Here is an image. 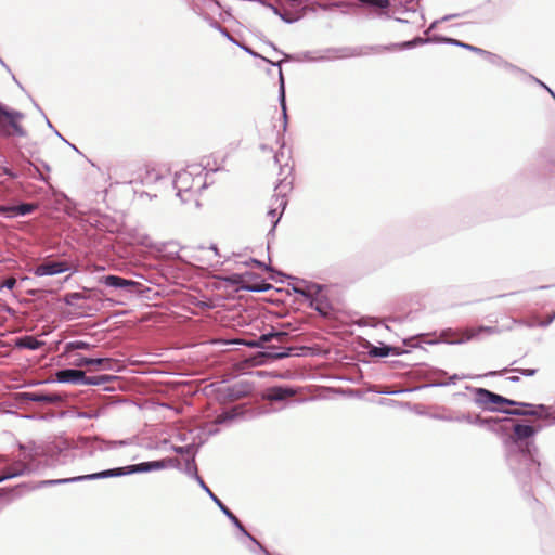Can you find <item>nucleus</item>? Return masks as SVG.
Wrapping results in <instances>:
<instances>
[{"label":"nucleus","instance_id":"nucleus-1","mask_svg":"<svg viewBox=\"0 0 555 555\" xmlns=\"http://www.w3.org/2000/svg\"><path fill=\"white\" fill-rule=\"evenodd\" d=\"M538 429L529 424H513V434L504 441L505 460L517 482L526 489L532 481L533 472L539 473L538 447L530 440Z\"/></svg>","mask_w":555,"mask_h":555},{"label":"nucleus","instance_id":"nucleus-2","mask_svg":"<svg viewBox=\"0 0 555 555\" xmlns=\"http://www.w3.org/2000/svg\"><path fill=\"white\" fill-rule=\"evenodd\" d=\"M125 440H103L99 437H79L74 442L77 459L86 460L96 457L100 453L126 446Z\"/></svg>","mask_w":555,"mask_h":555},{"label":"nucleus","instance_id":"nucleus-3","mask_svg":"<svg viewBox=\"0 0 555 555\" xmlns=\"http://www.w3.org/2000/svg\"><path fill=\"white\" fill-rule=\"evenodd\" d=\"M172 185L177 190V196L181 203L186 204L194 199L197 206L199 203L196 194L206 186L201 177L194 178L193 172L189 170L177 172L172 180Z\"/></svg>","mask_w":555,"mask_h":555},{"label":"nucleus","instance_id":"nucleus-4","mask_svg":"<svg viewBox=\"0 0 555 555\" xmlns=\"http://www.w3.org/2000/svg\"><path fill=\"white\" fill-rule=\"evenodd\" d=\"M207 495L210 498V500L218 506V508L221 511V513L233 524L235 528L240 530V532L246 537L250 542L251 545L248 546L249 551L251 553L258 554V555H271L263 546L262 544L253 537L244 527V525L241 522V520L231 512V509L210 490V488L207 486V489H203Z\"/></svg>","mask_w":555,"mask_h":555},{"label":"nucleus","instance_id":"nucleus-5","mask_svg":"<svg viewBox=\"0 0 555 555\" xmlns=\"http://www.w3.org/2000/svg\"><path fill=\"white\" fill-rule=\"evenodd\" d=\"M44 456L46 466L49 467L69 465L77 459L74 443H69L67 440L48 446L44 450Z\"/></svg>","mask_w":555,"mask_h":555},{"label":"nucleus","instance_id":"nucleus-6","mask_svg":"<svg viewBox=\"0 0 555 555\" xmlns=\"http://www.w3.org/2000/svg\"><path fill=\"white\" fill-rule=\"evenodd\" d=\"M453 422L455 423H467L472 425L478 426H487L489 430L493 433H503L506 431L507 428L505 426L506 423H514V421L509 417H481L480 415H472L470 413H461L453 411Z\"/></svg>","mask_w":555,"mask_h":555},{"label":"nucleus","instance_id":"nucleus-7","mask_svg":"<svg viewBox=\"0 0 555 555\" xmlns=\"http://www.w3.org/2000/svg\"><path fill=\"white\" fill-rule=\"evenodd\" d=\"M466 389L474 393V402L485 410L500 412V410H502L501 408L491 406V404H505L511 406L517 404L516 400L505 398L486 388L466 386Z\"/></svg>","mask_w":555,"mask_h":555},{"label":"nucleus","instance_id":"nucleus-8","mask_svg":"<svg viewBox=\"0 0 555 555\" xmlns=\"http://www.w3.org/2000/svg\"><path fill=\"white\" fill-rule=\"evenodd\" d=\"M24 117L25 115L22 112L9 108L0 102V130L3 135L8 137L11 134L5 130V125H8L15 135L22 138L26 137L27 132L20 124Z\"/></svg>","mask_w":555,"mask_h":555},{"label":"nucleus","instance_id":"nucleus-9","mask_svg":"<svg viewBox=\"0 0 555 555\" xmlns=\"http://www.w3.org/2000/svg\"><path fill=\"white\" fill-rule=\"evenodd\" d=\"M241 49H243L246 53H248L249 55L254 56V57H260V54H258L257 52H255L251 48H249L248 46H245V44H241L238 43L237 44ZM261 59L268 63H270L271 65L273 66H278L279 67V103H280V106H281V109H282V116H283V129L285 130L286 127H287V107H286V95H285V83H284V76H283V72L281 69V64L283 61H279V62H272L266 57H262Z\"/></svg>","mask_w":555,"mask_h":555},{"label":"nucleus","instance_id":"nucleus-10","mask_svg":"<svg viewBox=\"0 0 555 555\" xmlns=\"http://www.w3.org/2000/svg\"><path fill=\"white\" fill-rule=\"evenodd\" d=\"M132 474H134V469L132 467V464H130L127 466L114 467V468H108V469H104V470L96 472V473L70 477V481H72V483L80 482V481H92V480H99V479H105V478H116V477L129 476Z\"/></svg>","mask_w":555,"mask_h":555},{"label":"nucleus","instance_id":"nucleus-11","mask_svg":"<svg viewBox=\"0 0 555 555\" xmlns=\"http://www.w3.org/2000/svg\"><path fill=\"white\" fill-rule=\"evenodd\" d=\"M17 399L22 402H42L47 404H62L65 402L66 396L60 392H43V391H33V392H20L17 395Z\"/></svg>","mask_w":555,"mask_h":555},{"label":"nucleus","instance_id":"nucleus-12","mask_svg":"<svg viewBox=\"0 0 555 555\" xmlns=\"http://www.w3.org/2000/svg\"><path fill=\"white\" fill-rule=\"evenodd\" d=\"M229 281L236 285L240 289L248 292H262L268 289L264 281L258 276H255L253 273H247L245 275L232 274Z\"/></svg>","mask_w":555,"mask_h":555},{"label":"nucleus","instance_id":"nucleus-13","mask_svg":"<svg viewBox=\"0 0 555 555\" xmlns=\"http://www.w3.org/2000/svg\"><path fill=\"white\" fill-rule=\"evenodd\" d=\"M99 283L113 289H122L128 293L138 292V287L141 284L137 281L125 279L115 274H107L99 278Z\"/></svg>","mask_w":555,"mask_h":555},{"label":"nucleus","instance_id":"nucleus-14","mask_svg":"<svg viewBox=\"0 0 555 555\" xmlns=\"http://www.w3.org/2000/svg\"><path fill=\"white\" fill-rule=\"evenodd\" d=\"M180 461L175 457H166L156 461L141 462L132 464L134 474L151 473L155 470H162L168 467L180 468Z\"/></svg>","mask_w":555,"mask_h":555},{"label":"nucleus","instance_id":"nucleus-15","mask_svg":"<svg viewBox=\"0 0 555 555\" xmlns=\"http://www.w3.org/2000/svg\"><path fill=\"white\" fill-rule=\"evenodd\" d=\"M293 280L294 283L291 284L293 292L305 297L308 301L324 288L321 284L306 281L304 279L293 278Z\"/></svg>","mask_w":555,"mask_h":555},{"label":"nucleus","instance_id":"nucleus-16","mask_svg":"<svg viewBox=\"0 0 555 555\" xmlns=\"http://www.w3.org/2000/svg\"><path fill=\"white\" fill-rule=\"evenodd\" d=\"M515 406L526 408V412H508L513 416H531L542 420L551 418V406L545 404H531L527 402L516 401Z\"/></svg>","mask_w":555,"mask_h":555},{"label":"nucleus","instance_id":"nucleus-17","mask_svg":"<svg viewBox=\"0 0 555 555\" xmlns=\"http://www.w3.org/2000/svg\"><path fill=\"white\" fill-rule=\"evenodd\" d=\"M38 209L36 203H20L17 205H0V217L16 218L33 214Z\"/></svg>","mask_w":555,"mask_h":555},{"label":"nucleus","instance_id":"nucleus-18","mask_svg":"<svg viewBox=\"0 0 555 555\" xmlns=\"http://www.w3.org/2000/svg\"><path fill=\"white\" fill-rule=\"evenodd\" d=\"M69 270L66 261H44L36 266L33 273L36 276H52Z\"/></svg>","mask_w":555,"mask_h":555},{"label":"nucleus","instance_id":"nucleus-19","mask_svg":"<svg viewBox=\"0 0 555 555\" xmlns=\"http://www.w3.org/2000/svg\"><path fill=\"white\" fill-rule=\"evenodd\" d=\"M70 364L75 367L100 366L104 370H112L114 362L109 358H89L80 354H73Z\"/></svg>","mask_w":555,"mask_h":555},{"label":"nucleus","instance_id":"nucleus-20","mask_svg":"<svg viewBox=\"0 0 555 555\" xmlns=\"http://www.w3.org/2000/svg\"><path fill=\"white\" fill-rule=\"evenodd\" d=\"M85 372L79 367L61 369L55 372V380L59 383H66L73 385H82Z\"/></svg>","mask_w":555,"mask_h":555},{"label":"nucleus","instance_id":"nucleus-21","mask_svg":"<svg viewBox=\"0 0 555 555\" xmlns=\"http://www.w3.org/2000/svg\"><path fill=\"white\" fill-rule=\"evenodd\" d=\"M295 347H278L274 345L267 346L263 351H260L259 354L262 358V361L268 360H280L288 358L293 354ZM299 350L306 349V347H299Z\"/></svg>","mask_w":555,"mask_h":555},{"label":"nucleus","instance_id":"nucleus-22","mask_svg":"<svg viewBox=\"0 0 555 555\" xmlns=\"http://www.w3.org/2000/svg\"><path fill=\"white\" fill-rule=\"evenodd\" d=\"M363 8L370 9L367 17H389L387 9L390 7V0H359Z\"/></svg>","mask_w":555,"mask_h":555},{"label":"nucleus","instance_id":"nucleus-23","mask_svg":"<svg viewBox=\"0 0 555 555\" xmlns=\"http://www.w3.org/2000/svg\"><path fill=\"white\" fill-rule=\"evenodd\" d=\"M275 202H276L278 207L271 208L268 211V215L272 218V227H271L270 231L268 232V240H270V237H274L275 228L281 219L282 212L284 211V209L286 208V205H287V201L284 195H282V196L276 195ZM269 248H270V241H268V249Z\"/></svg>","mask_w":555,"mask_h":555},{"label":"nucleus","instance_id":"nucleus-24","mask_svg":"<svg viewBox=\"0 0 555 555\" xmlns=\"http://www.w3.org/2000/svg\"><path fill=\"white\" fill-rule=\"evenodd\" d=\"M483 57L490 64L495 65L498 67H503L504 69H506L507 72H509L512 74L527 75V73L525 70H522L518 66L507 62L506 60H504L502 56H500L498 54H494V53L486 50Z\"/></svg>","mask_w":555,"mask_h":555},{"label":"nucleus","instance_id":"nucleus-25","mask_svg":"<svg viewBox=\"0 0 555 555\" xmlns=\"http://www.w3.org/2000/svg\"><path fill=\"white\" fill-rule=\"evenodd\" d=\"M294 391L291 387L286 386H274L267 389L263 398L268 402H284L293 397Z\"/></svg>","mask_w":555,"mask_h":555},{"label":"nucleus","instance_id":"nucleus-26","mask_svg":"<svg viewBox=\"0 0 555 555\" xmlns=\"http://www.w3.org/2000/svg\"><path fill=\"white\" fill-rule=\"evenodd\" d=\"M403 351L399 347H393L384 343H380L379 346H375L369 344L367 346V354L372 358H385L390 354L400 356Z\"/></svg>","mask_w":555,"mask_h":555},{"label":"nucleus","instance_id":"nucleus-27","mask_svg":"<svg viewBox=\"0 0 555 555\" xmlns=\"http://www.w3.org/2000/svg\"><path fill=\"white\" fill-rule=\"evenodd\" d=\"M309 307L325 318L330 317L333 310L328 299L323 294V291L309 300Z\"/></svg>","mask_w":555,"mask_h":555},{"label":"nucleus","instance_id":"nucleus-28","mask_svg":"<svg viewBox=\"0 0 555 555\" xmlns=\"http://www.w3.org/2000/svg\"><path fill=\"white\" fill-rule=\"evenodd\" d=\"M433 40H435V42L437 43H446V44H451V46H456V47H461L465 50H468V51H472V52H475L481 56H483L486 50L481 49V48H478V47H475V46H472L469 43H466V42H463V41H460L457 39H454V38H449V37H444V36H440V35H436L433 37Z\"/></svg>","mask_w":555,"mask_h":555},{"label":"nucleus","instance_id":"nucleus-29","mask_svg":"<svg viewBox=\"0 0 555 555\" xmlns=\"http://www.w3.org/2000/svg\"><path fill=\"white\" fill-rule=\"evenodd\" d=\"M36 467L37 466L34 465L33 460L26 462L15 461L3 470H5V473H18L16 477H20L24 475H30L36 470Z\"/></svg>","mask_w":555,"mask_h":555},{"label":"nucleus","instance_id":"nucleus-30","mask_svg":"<svg viewBox=\"0 0 555 555\" xmlns=\"http://www.w3.org/2000/svg\"><path fill=\"white\" fill-rule=\"evenodd\" d=\"M183 472L191 478H193L202 489H207L206 482L198 475L197 465L195 462V456H190L185 459V467Z\"/></svg>","mask_w":555,"mask_h":555},{"label":"nucleus","instance_id":"nucleus-31","mask_svg":"<svg viewBox=\"0 0 555 555\" xmlns=\"http://www.w3.org/2000/svg\"><path fill=\"white\" fill-rule=\"evenodd\" d=\"M260 2L263 5L270 8L275 15H278L283 22H285L287 24H293V23L299 21L304 16V12L302 13L288 12V11L282 12L279 8H276L275 5H273L271 3H266L263 1H260Z\"/></svg>","mask_w":555,"mask_h":555},{"label":"nucleus","instance_id":"nucleus-32","mask_svg":"<svg viewBox=\"0 0 555 555\" xmlns=\"http://www.w3.org/2000/svg\"><path fill=\"white\" fill-rule=\"evenodd\" d=\"M163 178L164 177L159 170L149 166L144 168V172L140 173L141 183L146 186L157 183Z\"/></svg>","mask_w":555,"mask_h":555},{"label":"nucleus","instance_id":"nucleus-33","mask_svg":"<svg viewBox=\"0 0 555 555\" xmlns=\"http://www.w3.org/2000/svg\"><path fill=\"white\" fill-rule=\"evenodd\" d=\"M44 345V341L37 339L34 336L25 335L18 337L15 341V346L21 349L38 350Z\"/></svg>","mask_w":555,"mask_h":555},{"label":"nucleus","instance_id":"nucleus-34","mask_svg":"<svg viewBox=\"0 0 555 555\" xmlns=\"http://www.w3.org/2000/svg\"><path fill=\"white\" fill-rule=\"evenodd\" d=\"M508 372H515V373L521 374L522 376L531 377L537 374L538 370L537 369H520V367H504L499 371H490V372L486 373L483 376H503V375L507 374ZM481 376L482 375H479V377H481Z\"/></svg>","mask_w":555,"mask_h":555},{"label":"nucleus","instance_id":"nucleus-35","mask_svg":"<svg viewBox=\"0 0 555 555\" xmlns=\"http://www.w3.org/2000/svg\"><path fill=\"white\" fill-rule=\"evenodd\" d=\"M93 347L92 344L83 340H72L65 344L63 354L69 359H73L74 351L76 350H89Z\"/></svg>","mask_w":555,"mask_h":555},{"label":"nucleus","instance_id":"nucleus-36","mask_svg":"<svg viewBox=\"0 0 555 555\" xmlns=\"http://www.w3.org/2000/svg\"><path fill=\"white\" fill-rule=\"evenodd\" d=\"M117 379V376L115 375H96V376H87L85 374L83 384L82 385H90V386H100L109 383L111 380Z\"/></svg>","mask_w":555,"mask_h":555},{"label":"nucleus","instance_id":"nucleus-37","mask_svg":"<svg viewBox=\"0 0 555 555\" xmlns=\"http://www.w3.org/2000/svg\"><path fill=\"white\" fill-rule=\"evenodd\" d=\"M288 336L286 331L271 328L270 332L261 334V340L264 343H270L272 339H278L279 341H283Z\"/></svg>","mask_w":555,"mask_h":555},{"label":"nucleus","instance_id":"nucleus-38","mask_svg":"<svg viewBox=\"0 0 555 555\" xmlns=\"http://www.w3.org/2000/svg\"><path fill=\"white\" fill-rule=\"evenodd\" d=\"M198 449L199 446H196L194 443H189L185 446H172L173 452L180 455H188V457L196 456Z\"/></svg>","mask_w":555,"mask_h":555},{"label":"nucleus","instance_id":"nucleus-39","mask_svg":"<svg viewBox=\"0 0 555 555\" xmlns=\"http://www.w3.org/2000/svg\"><path fill=\"white\" fill-rule=\"evenodd\" d=\"M428 42H435L433 38H422V37H415L412 40L403 41L401 43L393 44L396 48L400 49H412L421 44H425Z\"/></svg>","mask_w":555,"mask_h":555},{"label":"nucleus","instance_id":"nucleus-40","mask_svg":"<svg viewBox=\"0 0 555 555\" xmlns=\"http://www.w3.org/2000/svg\"><path fill=\"white\" fill-rule=\"evenodd\" d=\"M399 4L402 8V10L399 11L400 13H406L413 16L416 15V10L420 5L418 0H399Z\"/></svg>","mask_w":555,"mask_h":555},{"label":"nucleus","instance_id":"nucleus-41","mask_svg":"<svg viewBox=\"0 0 555 555\" xmlns=\"http://www.w3.org/2000/svg\"><path fill=\"white\" fill-rule=\"evenodd\" d=\"M440 410V412L430 413V418L441 422H453V411L447 408H441Z\"/></svg>","mask_w":555,"mask_h":555},{"label":"nucleus","instance_id":"nucleus-42","mask_svg":"<svg viewBox=\"0 0 555 555\" xmlns=\"http://www.w3.org/2000/svg\"><path fill=\"white\" fill-rule=\"evenodd\" d=\"M21 157L25 160V164L21 165V170L17 172L18 177H33L35 164L30 159L26 158L23 153H21Z\"/></svg>","mask_w":555,"mask_h":555},{"label":"nucleus","instance_id":"nucleus-43","mask_svg":"<svg viewBox=\"0 0 555 555\" xmlns=\"http://www.w3.org/2000/svg\"><path fill=\"white\" fill-rule=\"evenodd\" d=\"M480 332L495 333L496 330L494 327H490V326H480L477 332H473L463 338H460V339H456V340H453L450 343L451 344H464V343L470 340L473 337H475Z\"/></svg>","mask_w":555,"mask_h":555},{"label":"nucleus","instance_id":"nucleus-44","mask_svg":"<svg viewBox=\"0 0 555 555\" xmlns=\"http://www.w3.org/2000/svg\"><path fill=\"white\" fill-rule=\"evenodd\" d=\"M237 415H238V413L236 412V408L227 410L217 416L216 423L224 424L227 422L234 420L235 417H237Z\"/></svg>","mask_w":555,"mask_h":555},{"label":"nucleus","instance_id":"nucleus-45","mask_svg":"<svg viewBox=\"0 0 555 555\" xmlns=\"http://www.w3.org/2000/svg\"><path fill=\"white\" fill-rule=\"evenodd\" d=\"M72 483L70 477L69 478H61V479H48L39 481L36 488H44L50 486H57V485H67Z\"/></svg>","mask_w":555,"mask_h":555},{"label":"nucleus","instance_id":"nucleus-46","mask_svg":"<svg viewBox=\"0 0 555 555\" xmlns=\"http://www.w3.org/2000/svg\"><path fill=\"white\" fill-rule=\"evenodd\" d=\"M0 170L3 175L8 176L10 179L18 178L17 171H14L10 167L7 166V159L4 156L0 155Z\"/></svg>","mask_w":555,"mask_h":555},{"label":"nucleus","instance_id":"nucleus-47","mask_svg":"<svg viewBox=\"0 0 555 555\" xmlns=\"http://www.w3.org/2000/svg\"><path fill=\"white\" fill-rule=\"evenodd\" d=\"M166 256H167L169 259H177V260L183 261V258H182V256L179 254V249L177 248V245H176V244H173V243H169V244L167 245Z\"/></svg>","mask_w":555,"mask_h":555},{"label":"nucleus","instance_id":"nucleus-48","mask_svg":"<svg viewBox=\"0 0 555 555\" xmlns=\"http://www.w3.org/2000/svg\"><path fill=\"white\" fill-rule=\"evenodd\" d=\"M85 297L81 293L73 292L65 295L64 301L68 306H75L79 300Z\"/></svg>","mask_w":555,"mask_h":555},{"label":"nucleus","instance_id":"nucleus-49","mask_svg":"<svg viewBox=\"0 0 555 555\" xmlns=\"http://www.w3.org/2000/svg\"><path fill=\"white\" fill-rule=\"evenodd\" d=\"M242 344L249 348H262L263 350L267 348L264 347V343L261 340V335L255 339L244 340Z\"/></svg>","mask_w":555,"mask_h":555},{"label":"nucleus","instance_id":"nucleus-50","mask_svg":"<svg viewBox=\"0 0 555 555\" xmlns=\"http://www.w3.org/2000/svg\"><path fill=\"white\" fill-rule=\"evenodd\" d=\"M466 377L467 376H465V375L460 376L457 374H453L452 376L449 377V380H447V382H436V383L431 384V386L443 387V386H448V385H454L459 379L466 378Z\"/></svg>","mask_w":555,"mask_h":555},{"label":"nucleus","instance_id":"nucleus-51","mask_svg":"<svg viewBox=\"0 0 555 555\" xmlns=\"http://www.w3.org/2000/svg\"><path fill=\"white\" fill-rule=\"evenodd\" d=\"M317 5L319 9H321L323 11H332L333 9L340 8V7L345 5V3L341 1H334V2H330V3L317 2Z\"/></svg>","mask_w":555,"mask_h":555},{"label":"nucleus","instance_id":"nucleus-52","mask_svg":"<svg viewBox=\"0 0 555 555\" xmlns=\"http://www.w3.org/2000/svg\"><path fill=\"white\" fill-rule=\"evenodd\" d=\"M457 16H459L457 14H448V15H444L441 20H436V21H434V22L429 25L428 30L426 31V34H427L428 31H430V30L435 29V28L437 27L438 23H440V22H447V21H450V20L455 18V17H457Z\"/></svg>","mask_w":555,"mask_h":555},{"label":"nucleus","instance_id":"nucleus-53","mask_svg":"<svg viewBox=\"0 0 555 555\" xmlns=\"http://www.w3.org/2000/svg\"><path fill=\"white\" fill-rule=\"evenodd\" d=\"M414 389H398V390H392V389H389V388H386V389H383V390H375V392L377 393H383V395H390V396H393V395H399V393H403V392H410V391H413Z\"/></svg>","mask_w":555,"mask_h":555},{"label":"nucleus","instance_id":"nucleus-54","mask_svg":"<svg viewBox=\"0 0 555 555\" xmlns=\"http://www.w3.org/2000/svg\"><path fill=\"white\" fill-rule=\"evenodd\" d=\"M16 285V280L15 278L13 276H9L7 279L3 280V282L1 283L0 285V289L1 288H8V289H13Z\"/></svg>","mask_w":555,"mask_h":555},{"label":"nucleus","instance_id":"nucleus-55","mask_svg":"<svg viewBox=\"0 0 555 555\" xmlns=\"http://www.w3.org/2000/svg\"><path fill=\"white\" fill-rule=\"evenodd\" d=\"M380 322L376 318L366 317L362 318L360 324L376 327Z\"/></svg>","mask_w":555,"mask_h":555},{"label":"nucleus","instance_id":"nucleus-56","mask_svg":"<svg viewBox=\"0 0 555 555\" xmlns=\"http://www.w3.org/2000/svg\"><path fill=\"white\" fill-rule=\"evenodd\" d=\"M33 178L46 183L49 181V177L43 175L36 165L34 166Z\"/></svg>","mask_w":555,"mask_h":555},{"label":"nucleus","instance_id":"nucleus-57","mask_svg":"<svg viewBox=\"0 0 555 555\" xmlns=\"http://www.w3.org/2000/svg\"><path fill=\"white\" fill-rule=\"evenodd\" d=\"M528 76L531 79H533L539 86L544 88L548 92V94H551V96L555 100V92L550 87H547L543 81H541L540 79L533 77L532 75H528Z\"/></svg>","mask_w":555,"mask_h":555},{"label":"nucleus","instance_id":"nucleus-58","mask_svg":"<svg viewBox=\"0 0 555 555\" xmlns=\"http://www.w3.org/2000/svg\"><path fill=\"white\" fill-rule=\"evenodd\" d=\"M554 320H555V312L552 313L551 315H548L546 319L541 320L538 323V326H540V327H547L550 324L553 323Z\"/></svg>","mask_w":555,"mask_h":555},{"label":"nucleus","instance_id":"nucleus-59","mask_svg":"<svg viewBox=\"0 0 555 555\" xmlns=\"http://www.w3.org/2000/svg\"><path fill=\"white\" fill-rule=\"evenodd\" d=\"M24 485H18L15 488H0V498L9 495L15 491V489L23 487Z\"/></svg>","mask_w":555,"mask_h":555},{"label":"nucleus","instance_id":"nucleus-60","mask_svg":"<svg viewBox=\"0 0 555 555\" xmlns=\"http://www.w3.org/2000/svg\"><path fill=\"white\" fill-rule=\"evenodd\" d=\"M17 474L18 473H5V470H3L0 474V483L5 481V480H8V479L15 478Z\"/></svg>","mask_w":555,"mask_h":555},{"label":"nucleus","instance_id":"nucleus-61","mask_svg":"<svg viewBox=\"0 0 555 555\" xmlns=\"http://www.w3.org/2000/svg\"><path fill=\"white\" fill-rule=\"evenodd\" d=\"M302 59L305 61H307V62H318V61H323L324 60L323 56L313 57L310 52H305Z\"/></svg>","mask_w":555,"mask_h":555},{"label":"nucleus","instance_id":"nucleus-62","mask_svg":"<svg viewBox=\"0 0 555 555\" xmlns=\"http://www.w3.org/2000/svg\"><path fill=\"white\" fill-rule=\"evenodd\" d=\"M219 33L224 36L228 40H230L231 42H233L234 44H238V42L232 37V35L224 28L222 27Z\"/></svg>","mask_w":555,"mask_h":555},{"label":"nucleus","instance_id":"nucleus-63","mask_svg":"<svg viewBox=\"0 0 555 555\" xmlns=\"http://www.w3.org/2000/svg\"><path fill=\"white\" fill-rule=\"evenodd\" d=\"M250 261L253 263H255L257 267H260V268H264L267 271H270V272H275L274 269L270 266H267L266 263H263L262 261H259L257 259H250Z\"/></svg>","mask_w":555,"mask_h":555},{"label":"nucleus","instance_id":"nucleus-64","mask_svg":"<svg viewBox=\"0 0 555 555\" xmlns=\"http://www.w3.org/2000/svg\"><path fill=\"white\" fill-rule=\"evenodd\" d=\"M315 7H318L317 3L311 5V7L305 5V7H301L299 10H296V13H302L304 12V15H305L307 11L314 12L315 11Z\"/></svg>","mask_w":555,"mask_h":555}]
</instances>
